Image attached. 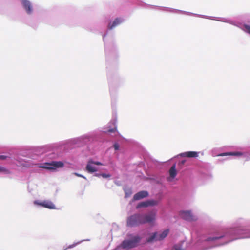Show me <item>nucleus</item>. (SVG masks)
<instances>
[{"label":"nucleus","mask_w":250,"mask_h":250,"mask_svg":"<svg viewBox=\"0 0 250 250\" xmlns=\"http://www.w3.org/2000/svg\"><path fill=\"white\" fill-rule=\"evenodd\" d=\"M141 240V238L138 236H135L131 239L124 240L121 246L123 249H129L137 246Z\"/></svg>","instance_id":"obj_2"},{"label":"nucleus","mask_w":250,"mask_h":250,"mask_svg":"<svg viewBox=\"0 0 250 250\" xmlns=\"http://www.w3.org/2000/svg\"><path fill=\"white\" fill-rule=\"evenodd\" d=\"M169 175L171 178H174L176 176V175L177 174V172H176V170L175 165H173L171 167V168L169 169Z\"/></svg>","instance_id":"obj_14"},{"label":"nucleus","mask_w":250,"mask_h":250,"mask_svg":"<svg viewBox=\"0 0 250 250\" xmlns=\"http://www.w3.org/2000/svg\"><path fill=\"white\" fill-rule=\"evenodd\" d=\"M92 163L93 160H89L86 166V170L89 173H93L97 171V169L93 166Z\"/></svg>","instance_id":"obj_12"},{"label":"nucleus","mask_w":250,"mask_h":250,"mask_svg":"<svg viewBox=\"0 0 250 250\" xmlns=\"http://www.w3.org/2000/svg\"><path fill=\"white\" fill-rule=\"evenodd\" d=\"M180 156L182 157L196 158L198 156V152L196 151H187L181 153Z\"/></svg>","instance_id":"obj_9"},{"label":"nucleus","mask_w":250,"mask_h":250,"mask_svg":"<svg viewBox=\"0 0 250 250\" xmlns=\"http://www.w3.org/2000/svg\"><path fill=\"white\" fill-rule=\"evenodd\" d=\"M157 204V202L154 200L146 201L144 202H140L137 206V208H141L143 207H147L149 206L155 205Z\"/></svg>","instance_id":"obj_8"},{"label":"nucleus","mask_w":250,"mask_h":250,"mask_svg":"<svg viewBox=\"0 0 250 250\" xmlns=\"http://www.w3.org/2000/svg\"><path fill=\"white\" fill-rule=\"evenodd\" d=\"M148 195V193L146 191H141L136 194L133 196V199L134 200H139L143 199L145 197H146Z\"/></svg>","instance_id":"obj_10"},{"label":"nucleus","mask_w":250,"mask_h":250,"mask_svg":"<svg viewBox=\"0 0 250 250\" xmlns=\"http://www.w3.org/2000/svg\"><path fill=\"white\" fill-rule=\"evenodd\" d=\"M185 163V160H183V161H181V164H184Z\"/></svg>","instance_id":"obj_27"},{"label":"nucleus","mask_w":250,"mask_h":250,"mask_svg":"<svg viewBox=\"0 0 250 250\" xmlns=\"http://www.w3.org/2000/svg\"><path fill=\"white\" fill-rule=\"evenodd\" d=\"M222 237H223L222 236H220V237H209L207 239V241H214V240L221 238Z\"/></svg>","instance_id":"obj_16"},{"label":"nucleus","mask_w":250,"mask_h":250,"mask_svg":"<svg viewBox=\"0 0 250 250\" xmlns=\"http://www.w3.org/2000/svg\"><path fill=\"white\" fill-rule=\"evenodd\" d=\"M92 164L96 165H102V164L101 162H98V161L95 162V161H93Z\"/></svg>","instance_id":"obj_23"},{"label":"nucleus","mask_w":250,"mask_h":250,"mask_svg":"<svg viewBox=\"0 0 250 250\" xmlns=\"http://www.w3.org/2000/svg\"><path fill=\"white\" fill-rule=\"evenodd\" d=\"M173 250H184L180 245H175L173 248Z\"/></svg>","instance_id":"obj_17"},{"label":"nucleus","mask_w":250,"mask_h":250,"mask_svg":"<svg viewBox=\"0 0 250 250\" xmlns=\"http://www.w3.org/2000/svg\"><path fill=\"white\" fill-rule=\"evenodd\" d=\"M169 233V229H166L163 231L161 234H158L156 232L149 237L147 240V242H152L154 241H160L165 238Z\"/></svg>","instance_id":"obj_5"},{"label":"nucleus","mask_w":250,"mask_h":250,"mask_svg":"<svg viewBox=\"0 0 250 250\" xmlns=\"http://www.w3.org/2000/svg\"><path fill=\"white\" fill-rule=\"evenodd\" d=\"M142 224V214H134L127 219L126 225L128 227H135Z\"/></svg>","instance_id":"obj_1"},{"label":"nucleus","mask_w":250,"mask_h":250,"mask_svg":"<svg viewBox=\"0 0 250 250\" xmlns=\"http://www.w3.org/2000/svg\"><path fill=\"white\" fill-rule=\"evenodd\" d=\"M180 216L184 220L192 221L197 220V218L193 215L190 211H182L180 212Z\"/></svg>","instance_id":"obj_6"},{"label":"nucleus","mask_w":250,"mask_h":250,"mask_svg":"<svg viewBox=\"0 0 250 250\" xmlns=\"http://www.w3.org/2000/svg\"><path fill=\"white\" fill-rule=\"evenodd\" d=\"M245 29L246 30V31L250 34V25H245Z\"/></svg>","instance_id":"obj_19"},{"label":"nucleus","mask_w":250,"mask_h":250,"mask_svg":"<svg viewBox=\"0 0 250 250\" xmlns=\"http://www.w3.org/2000/svg\"><path fill=\"white\" fill-rule=\"evenodd\" d=\"M34 203L48 209L55 208V206L54 204L50 201L45 200L41 202H38V201H36L34 202Z\"/></svg>","instance_id":"obj_7"},{"label":"nucleus","mask_w":250,"mask_h":250,"mask_svg":"<svg viewBox=\"0 0 250 250\" xmlns=\"http://www.w3.org/2000/svg\"><path fill=\"white\" fill-rule=\"evenodd\" d=\"M73 174H74L75 175H76V176H78V177H82V178H84V179H86V178H85L84 176H83V175H81V174H79V173H77L75 172V173H74Z\"/></svg>","instance_id":"obj_22"},{"label":"nucleus","mask_w":250,"mask_h":250,"mask_svg":"<svg viewBox=\"0 0 250 250\" xmlns=\"http://www.w3.org/2000/svg\"><path fill=\"white\" fill-rule=\"evenodd\" d=\"M7 158V156L5 155H0V159L1 160H5Z\"/></svg>","instance_id":"obj_25"},{"label":"nucleus","mask_w":250,"mask_h":250,"mask_svg":"<svg viewBox=\"0 0 250 250\" xmlns=\"http://www.w3.org/2000/svg\"><path fill=\"white\" fill-rule=\"evenodd\" d=\"M143 224L148 223L151 225H154L156 219V212L153 211L148 213L142 214Z\"/></svg>","instance_id":"obj_3"},{"label":"nucleus","mask_w":250,"mask_h":250,"mask_svg":"<svg viewBox=\"0 0 250 250\" xmlns=\"http://www.w3.org/2000/svg\"><path fill=\"white\" fill-rule=\"evenodd\" d=\"M0 172H3L7 174L10 173L8 170L1 166H0Z\"/></svg>","instance_id":"obj_15"},{"label":"nucleus","mask_w":250,"mask_h":250,"mask_svg":"<svg viewBox=\"0 0 250 250\" xmlns=\"http://www.w3.org/2000/svg\"><path fill=\"white\" fill-rule=\"evenodd\" d=\"M95 175L97 177H99L101 176V174H96Z\"/></svg>","instance_id":"obj_26"},{"label":"nucleus","mask_w":250,"mask_h":250,"mask_svg":"<svg viewBox=\"0 0 250 250\" xmlns=\"http://www.w3.org/2000/svg\"><path fill=\"white\" fill-rule=\"evenodd\" d=\"M21 2L28 14H31L32 12V7L30 2L27 0H21Z\"/></svg>","instance_id":"obj_11"},{"label":"nucleus","mask_w":250,"mask_h":250,"mask_svg":"<svg viewBox=\"0 0 250 250\" xmlns=\"http://www.w3.org/2000/svg\"><path fill=\"white\" fill-rule=\"evenodd\" d=\"M64 166V164L61 161H52L50 163H46L40 167L49 169L55 170L57 168H61Z\"/></svg>","instance_id":"obj_4"},{"label":"nucleus","mask_w":250,"mask_h":250,"mask_svg":"<svg viewBox=\"0 0 250 250\" xmlns=\"http://www.w3.org/2000/svg\"><path fill=\"white\" fill-rule=\"evenodd\" d=\"M113 146L116 150H117L119 149V145L117 143L114 144Z\"/></svg>","instance_id":"obj_21"},{"label":"nucleus","mask_w":250,"mask_h":250,"mask_svg":"<svg viewBox=\"0 0 250 250\" xmlns=\"http://www.w3.org/2000/svg\"><path fill=\"white\" fill-rule=\"evenodd\" d=\"M101 176L102 177H103V178H108V177H110V175L109 174H105V173H102V174H101Z\"/></svg>","instance_id":"obj_20"},{"label":"nucleus","mask_w":250,"mask_h":250,"mask_svg":"<svg viewBox=\"0 0 250 250\" xmlns=\"http://www.w3.org/2000/svg\"><path fill=\"white\" fill-rule=\"evenodd\" d=\"M231 155H242V154L240 152H234V153H231Z\"/></svg>","instance_id":"obj_24"},{"label":"nucleus","mask_w":250,"mask_h":250,"mask_svg":"<svg viewBox=\"0 0 250 250\" xmlns=\"http://www.w3.org/2000/svg\"><path fill=\"white\" fill-rule=\"evenodd\" d=\"M117 130V128L116 127H115L114 128H112V129H109L108 130H107V131H105V132H108V133H113V132H115Z\"/></svg>","instance_id":"obj_18"},{"label":"nucleus","mask_w":250,"mask_h":250,"mask_svg":"<svg viewBox=\"0 0 250 250\" xmlns=\"http://www.w3.org/2000/svg\"><path fill=\"white\" fill-rule=\"evenodd\" d=\"M122 22V21L121 19L119 18H116L115 19L113 23H109L108 26V28L110 30L112 29L114 27H116L118 25L120 24Z\"/></svg>","instance_id":"obj_13"}]
</instances>
